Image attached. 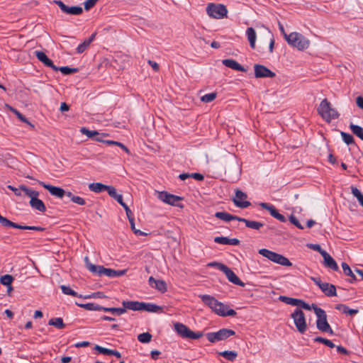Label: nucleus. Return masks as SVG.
<instances>
[{"mask_svg":"<svg viewBox=\"0 0 363 363\" xmlns=\"http://www.w3.org/2000/svg\"><path fill=\"white\" fill-rule=\"evenodd\" d=\"M317 111L318 114L327 123H330L332 120L337 119L340 116L338 111L332 107L331 104L327 99H324L320 102Z\"/></svg>","mask_w":363,"mask_h":363,"instance_id":"obj_1","label":"nucleus"},{"mask_svg":"<svg viewBox=\"0 0 363 363\" xmlns=\"http://www.w3.org/2000/svg\"><path fill=\"white\" fill-rule=\"evenodd\" d=\"M284 38L289 45L297 48L298 50H304L310 45V40L297 32H293L289 35L284 33Z\"/></svg>","mask_w":363,"mask_h":363,"instance_id":"obj_2","label":"nucleus"},{"mask_svg":"<svg viewBox=\"0 0 363 363\" xmlns=\"http://www.w3.org/2000/svg\"><path fill=\"white\" fill-rule=\"evenodd\" d=\"M313 311L317 316L316 327L317 328L323 333H328L330 335H333V330L327 320V315L325 311L322 308L314 306Z\"/></svg>","mask_w":363,"mask_h":363,"instance_id":"obj_3","label":"nucleus"},{"mask_svg":"<svg viewBox=\"0 0 363 363\" xmlns=\"http://www.w3.org/2000/svg\"><path fill=\"white\" fill-rule=\"evenodd\" d=\"M21 188L25 194L30 198L29 203L33 208L40 212H45L46 211L45 206L43 201L38 199L39 196L38 191L32 190L24 185H21Z\"/></svg>","mask_w":363,"mask_h":363,"instance_id":"obj_4","label":"nucleus"},{"mask_svg":"<svg viewBox=\"0 0 363 363\" xmlns=\"http://www.w3.org/2000/svg\"><path fill=\"white\" fill-rule=\"evenodd\" d=\"M258 252L259 255L274 263L286 267L292 266V263L289 260L288 258L275 252H272L269 250L263 248L260 249Z\"/></svg>","mask_w":363,"mask_h":363,"instance_id":"obj_5","label":"nucleus"},{"mask_svg":"<svg viewBox=\"0 0 363 363\" xmlns=\"http://www.w3.org/2000/svg\"><path fill=\"white\" fill-rule=\"evenodd\" d=\"M174 329L181 337L184 339L197 340L203 335L202 332L195 333L186 325L178 322L174 324Z\"/></svg>","mask_w":363,"mask_h":363,"instance_id":"obj_6","label":"nucleus"},{"mask_svg":"<svg viewBox=\"0 0 363 363\" xmlns=\"http://www.w3.org/2000/svg\"><path fill=\"white\" fill-rule=\"evenodd\" d=\"M206 12L210 17L220 19L227 16L228 10L223 4L210 3L206 7Z\"/></svg>","mask_w":363,"mask_h":363,"instance_id":"obj_7","label":"nucleus"},{"mask_svg":"<svg viewBox=\"0 0 363 363\" xmlns=\"http://www.w3.org/2000/svg\"><path fill=\"white\" fill-rule=\"evenodd\" d=\"M86 268L92 273L99 276L105 275L108 277H116V270L105 268L103 266L94 265L89 262L88 257L84 258Z\"/></svg>","mask_w":363,"mask_h":363,"instance_id":"obj_8","label":"nucleus"},{"mask_svg":"<svg viewBox=\"0 0 363 363\" xmlns=\"http://www.w3.org/2000/svg\"><path fill=\"white\" fill-rule=\"evenodd\" d=\"M235 334V332L231 329L223 328L217 332L208 333L206 334V336L210 342L215 343L218 341L225 340Z\"/></svg>","mask_w":363,"mask_h":363,"instance_id":"obj_9","label":"nucleus"},{"mask_svg":"<svg viewBox=\"0 0 363 363\" xmlns=\"http://www.w3.org/2000/svg\"><path fill=\"white\" fill-rule=\"evenodd\" d=\"M291 317L294 320V323L297 330L303 334L307 330V324L303 312L300 308H296L291 313Z\"/></svg>","mask_w":363,"mask_h":363,"instance_id":"obj_10","label":"nucleus"},{"mask_svg":"<svg viewBox=\"0 0 363 363\" xmlns=\"http://www.w3.org/2000/svg\"><path fill=\"white\" fill-rule=\"evenodd\" d=\"M157 198L165 203L183 208V205L179 202L183 199L182 197L168 193L167 191H158Z\"/></svg>","mask_w":363,"mask_h":363,"instance_id":"obj_11","label":"nucleus"},{"mask_svg":"<svg viewBox=\"0 0 363 363\" xmlns=\"http://www.w3.org/2000/svg\"><path fill=\"white\" fill-rule=\"evenodd\" d=\"M311 280L321 289L324 294L328 297L337 295L335 285L326 282H322L320 278L311 277Z\"/></svg>","mask_w":363,"mask_h":363,"instance_id":"obj_12","label":"nucleus"},{"mask_svg":"<svg viewBox=\"0 0 363 363\" xmlns=\"http://www.w3.org/2000/svg\"><path fill=\"white\" fill-rule=\"evenodd\" d=\"M255 77L256 78H265L269 77L273 78L276 76L275 73L268 69L267 67L255 64L254 65Z\"/></svg>","mask_w":363,"mask_h":363,"instance_id":"obj_13","label":"nucleus"},{"mask_svg":"<svg viewBox=\"0 0 363 363\" xmlns=\"http://www.w3.org/2000/svg\"><path fill=\"white\" fill-rule=\"evenodd\" d=\"M220 271L225 274L229 281L240 286H245V284L238 278L234 272L226 265H220Z\"/></svg>","mask_w":363,"mask_h":363,"instance_id":"obj_14","label":"nucleus"},{"mask_svg":"<svg viewBox=\"0 0 363 363\" xmlns=\"http://www.w3.org/2000/svg\"><path fill=\"white\" fill-rule=\"evenodd\" d=\"M259 206L262 208L268 211L272 217L277 219L280 222L284 223L286 221V218L282 214L279 213L274 206L272 204L262 202L259 203Z\"/></svg>","mask_w":363,"mask_h":363,"instance_id":"obj_15","label":"nucleus"},{"mask_svg":"<svg viewBox=\"0 0 363 363\" xmlns=\"http://www.w3.org/2000/svg\"><path fill=\"white\" fill-rule=\"evenodd\" d=\"M247 198V194L240 190H236L235 196L233 199L234 204L239 208H245L250 206V202L245 201Z\"/></svg>","mask_w":363,"mask_h":363,"instance_id":"obj_16","label":"nucleus"},{"mask_svg":"<svg viewBox=\"0 0 363 363\" xmlns=\"http://www.w3.org/2000/svg\"><path fill=\"white\" fill-rule=\"evenodd\" d=\"M60 9L65 13L71 15H79L83 12V9L81 6H68L65 5L62 1H55Z\"/></svg>","mask_w":363,"mask_h":363,"instance_id":"obj_17","label":"nucleus"},{"mask_svg":"<svg viewBox=\"0 0 363 363\" xmlns=\"http://www.w3.org/2000/svg\"><path fill=\"white\" fill-rule=\"evenodd\" d=\"M213 312L220 316H234L236 315L235 311L233 309H229L227 305L218 301Z\"/></svg>","mask_w":363,"mask_h":363,"instance_id":"obj_18","label":"nucleus"},{"mask_svg":"<svg viewBox=\"0 0 363 363\" xmlns=\"http://www.w3.org/2000/svg\"><path fill=\"white\" fill-rule=\"evenodd\" d=\"M43 187L48 190L52 196L59 199H62L64 196H67V191H65L63 189L46 183H43Z\"/></svg>","mask_w":363,"mask_h":363,"instance_id":"obj_19","label":"nucleus"},{"mask_svg":"<svg viewBox=\"0 0 363 363\" xmlns=\"http://www.w3.org/2000/svg\"><path fill=\"white\" fill-rule=\"evenodd\" d=\"M35 55L39 61L43 62L45 66L52 68L55 71H58L57 67H56L52 61L48 57V56L43 52L36 50L35 51Z\"/></svg>","mask_w":363,"mask_h":363,"instance_id":"obj_20","label":"nucleus"},{"mask_svg":"<svg viewBox=\"0 0 363 363\" xmlns=\"http://www.w3.org/2000/svg\"><path fill=\"white\" fill-rule=\"evenodd\" d=\"M321 255L324 259L323 264L326 267L336 272L339 271L337 262L327 252H321Z\"/></svg>","mask_w":363,"mask_h":363,"instance_id":"obj_21","label":"nucleus"},{"mask_svg":"<svg viewBox=\"0 0 363 363\" xmlns=\"http://www.w3.org/2000/svg\"><path fill=\"white\" fill-rule=\"evenodd\" d=\"M60 289L64 294L69 295V296H72L74 297L83 298L85 299L97 297L96 294H91L83 296L82 295L78 294L76 291L72 290L69 286L62 285V286H60Z\"/></svg>","mask_w":363,"mask_h":363,"instance_id":"obj_22","label":"nucleus"},{"mask_svg":"<svg viewBox=\"0 0 363 363\" xmlns=\"http://www.w3.org/2000/svg\"><path fill=\"white\" fill-rule=\"evenodd\" d=\"M199 297L205 305L208 306L213 311H214L218 302L215 297L208 294H200Z\"/></svg>","mask_w":363,"mask_h":363,"instance_id":"obj_23","label":"nucleus"},{"mask_svg":"<svg viewBox=\"0 0 363 363\" xmlns=\"http://www.w3.org/2000/svg\"><path fill=\"white\" fill-rule=\"evenodd\" d=\"M122 305L126 310H131L134 311H142L143 308V302L139 301H123L122 302Z\"/></svg>","mask_w":363,"mask_h":363,"instance_id":"obj_24","label":"nucleus"},{"mask_svg":"<svg viewBox=\"0 0 363 363\" xmlns=\"http://www.w3.org/2000/svg\"><path fill=\"white\" fill-rule=\"evenodd\" d=\"M148 283L151 286L155 287L162 293H164L167 291V284L163 280H157L152 277H150L148 279Z\"/></svg>","mask_w":363,"mask_h":363,"instance_id":"obj_25","label":"nucleus"},{"mask_svg":"<svg viewBox=\"0 0 363 363\" xmlns=\"http://www.w3.org/2000/svg\"><path fill=\"white\" fill-rule=\"evenodd\" d=\"M222 63L227 67L231 68L236 71L246 72L247 69L240 65L237 61L232 59H225L222 61Z\"/></svg>","mask_w":363,"mask_h":363,"instance_id":"obj_26","label":"nucleus"},{"mask_svg":"<svg viewBox=\"0 0 363 363\" xmlns=\"http://www.w3.org/2000/svg\"><path fill=\"white\" fill-rule=\"evenodd\" d=\"M214 242L222 245H238L240 240L237 238H228L227 237H216Z\"/></svg>","mask_w":363,"mask_h":363,"instance_id":"obj_27","label":"nucleus"},{"mask_svg":"<svg viewBox=\"0 0 363 363\" xmlns=\"http://www.w3.org/2000/svg\"><path fill=\"white\" fill-rule=\"evenodd\" d=\"M238 221L244 223L247 228L257 230H259L264 225L263 223L259 221L250 220L240 217Z\"/></svg>","mask_w":363,"mask_h":363,"instance_id":"obj_28","label":"nucleus"},{"mask_svg":"<svg viewBox=\"0 0 363 363\" xmlns=\"http://www.w3.org/2000/svg\"><path fill=\"white\" fill-rule=\"evenodd\" d=\"M215 217L226 222H230L231 220L238 221V219L240 218V217L231 215L225 211L216 212L215 213Z\"/></svg>","mask_w":363,"mask_h":363,"instance_id":"obj_29","label":"nucleus"},{"mask_svg":"<svg viewBox=\"0 0 363 363\" xmlns=\"http://www.w3.org/2000/svg\"><path fill=\"white\" fill-rule=\"evenodd\" d=\"M142 311L151 313H160L162 311V307L154 303L143 302Z\"/></svg>","mask_w":363,"mask_h":363,"instance_id":"obj_30","label":"nucleus"},{"mask_svg":"<svg viewBox=\"0 0 363 363\" xmlns=\"http://www.w3.org/2000/svg\"><path fill=\"white\" fill-rule=\"evenodd\" d=\"M66 197H67L69 201L79 206H84L86 204V200L84 198L77 196L71 191H67Z\"/></svg>","mask_w":363,"mask_h":363,"instance_id":"obj_31","label":"nucleus"},{"mask_svg":"<svg viewBox=\"0 0 363 363\" xmlns=\"http://www.w3.org/2000/svg\"><path fill=\"white\" fill-rule=\"evenodd\" d=\"M246 35L247 36V39L250 43L251 48L254 49L255 48V42L257 38V35L255 29L251 27L248 28L246 30Z\"/></svg>","mask_w":363,"mask_h":363,"instance_id":"obj_32","label":"nucleus"},{"mask_svg":"<svg viewBox=\"0 0 363 363\" xmlns=\"http://www.w3.org/2000/svg\"><path fill=\"white\" fill-rule=\"evenodd\" d=\"M177 178L182 181L186 180L187 179H191V178L194 179L198 181H201L203 179V176L199 173H192V174L183 173V174H180L177 177Z\"/></svg>","mask_w":363,"mask_h":363,"instance_id":"obj_33","label":"nucleus"},{"mask_svg":"<svg viewBox=\"0 0 363 363\" xmlns=\"http://www.w3.org/2000/svg\"><path fill=\"white\" fill-rule=\"evenodd\" d=\"M77 306L84 308L87 311H101V306L94 303H79L77 302L75 303Z\"/></svg>","mask_w":363,"mask_h":363,"instance_id":"obj_34","label":"nucleus"},{"mask_svg":"<svg viewBox=\"0 0 363 363\" xmlns=\"http://www.w3.org/2000/svg\"><path fill=\"white\" fill-rule=\"evenodd\" d=\"M108 186L103 184L102 183H90L89 188L94 192L99 193L104 191H106Z\"/></svg>","mask_w":363,"mask_h":363,"instance_id":"obj_35","label":"nucleus"},{"mask_svg":"<svg viewBox=\"0 0 363 363\" xmlns=\"http://www.w3.org/2000/svg\"><path fill=\"white\" fill-rule=\"evenodd\" d=\"M342 268L344 274L346 276H348L350 277V282L352 283L353 281H354L356 280V277H355L354 274L353 273L351 268L347 263L342 262Z\"/></svg>","mask_w":363,"mask_h":363,"instance_id":"obj_36","label":"nucleus"},{"mask_svg":"<svg viewBox=\"0 0 363 363\" xmlns=\"http://www.w3.org/2000/svg\"><path fill=\"white\" fill-rule=\"evenodd\" d=\"M101 311H103L104 312H110L112 314L117 315H121L125 313L124 307H123V308H114V307L108 308V307L101 306Z\"/></svg>","mask_w":363,"mask_h":363,"instance_id":"obj_37","label":"nucleus"},{"mask_svg":"<svg viewBox=\"0 0 363 363\" xmlns=\"http://www.w3.org/2000/svg\"><path fill=\"white\" fill-rule=\"evenodd\" d=\"M350 129L354 135L363 140V128L359 125L351 123L350 125Z\"/></svg>","mask_w":363,"mask_h":363,"instance_id":"obj_38","label":"nucleus"},{"mask_svg":"<svg viewBox=\"0 0 363 363\" xmlns=\"http://www.w3.org/2000/svg\"><path fill=\"white\" fill-rule=\"evenodd\" d=\"M49 325H52L57 329H63L65 327V323H63V320L62 318H51L48 321Z\"/></svg>","mask_w":363,"mask_h":363,"instance_id":"obj_39","label":"nucleus"},{"mask_svg":"<svg viewBox=\"0 0 363 363\" xmlns=\"http://www.w3.org/2000/svg\"><path fill=\"white\" fill-rule=\"evenodd\" d=\"M218 354L231 362L234 361L238 357V352L235 351L226 350L223 352H220Z\"/></svg>","mask_w":363,"mask_h":363,"instance_id":"obj_40","label":"nucleus"},{"mask_svg":"<svg viewBox=\"0 0 363 363\" xmlns=\"http://www.w3.org/2000/svg\"><path fill=\"white\" fill-rule=\"evenodd\" d=\"M13 228L21 230H32L36 231H44L45 228L40 226H29V225H21L14 223Z\"/></svg>","mask_w":363,"mask_h":363,"instance_id":"obj_41","label":"nucleus"},{"mask_svg":"<svg viewBox=\"0 0 363 363\" xmlns=\"http://www.w3.org/2000/svg\"><path fill=\"white\" fill-rule=\"evenodd\" d=\"M279 300L283 301L284 303L291 305V306H298V303H300V299L294 298L288 296H281L279 297Z\"/></svg>","mask_w":363,"mask_h":363,"instance_id":"obj_42","label":"nucleus"},{"mask_svg":"<svg viewBox=\"0 0 363 363\" xmlns=\"http://www.w3.org/2000/svg\"><path fill=\"white\" fill-rule=\"evenodd\" d=\"M351 191L353 196L357 198L359 203L363 207V194L362 192L354 186H351Z\"/></svg>","mask_w":363,"mask_h":363,"instance_id":"obj_43","label":"nucleus"},{"mask_svg":"<svg viewBox=\"0 0 363 363\" xmlns=\"http://www.w3.org/2000/svg\"><path fill=\"white\" fill-rule=\"evenodd\" d=\"M9 109L11 111H12L17 117L23 123H26L27 124H28L30 126H31L33 128H34V125L33 124H31L28 121V119L23 116L18 111H17L16 108H13V107H11L9 106Z\"/></svg>","mask_w":363,"mask_h":363,"instance_id":"obj_44","label":"nucleus"},{"mask_svg":"<svg viewBox=\"0 0 363 363\" xmlns=\"http://www.w3.org/2000/svg\"><path fill=\"white\" fill-rule=\"evenodd\" d=\"M14 278L10 274H5L0 278V283L4 286H9L13 281Z\"/></svg>","mask_w":363,"mask_h":363,"instance_id":"obj_45","label":"nucleus"},{"mask_svg":"<svg viewBox=\"0 0 363 363\" xmlns=\"http://www.w3.org/2000/svg\"><path fill=\"white\" fill-rule=\"evenodd\" d=\"M152 335L149 333H143L138 336V340L142 343H148L151 341Z\"/></svg>","mask_w":363,"mask_h":363,"instance_id":"obj_46","label":"nucleus"},{"mask_svg":"<svg viewBox=\"0 0 363 363\" xmlns=\"http://www.w3.org/2000/svg\"><path fill=\"white\" fill-rule=\"evenodd\" d=\"M340 135L342 136V138L343 140V141L347 144V145H351V144H354V139L353 138V136L349 133H345V132H342L341 131L340 132Z\"/></svg>","mask_w":363,"mask_h":363,"instance_id":"obj_47","label":"nucleus"},{"mask_svg":"<svg viewBox=\"0 0 363 363\" xmlns=\"http://www.w3.org/2000/svg\"><path fill=\"white\" fill-rule=\"evenodd\" d=\"M217 94L216 92H212L209 94H206L201 96V101L204 103H210L213 101L216 98Z\"/></svg>","mask_w":363,"mask_h":363,"instance_id":"obj_48","label":"nucleus"},{"mask_svg":"<svg viewBox=\"0 0 363 363\" xmlns=\"http://www.w3.org/2000/svg\"><path fill=\"white\" fill-rule=\"evenodd\" d=\"M314 341L316 342L323 343L325 345H326L330 348L335 347V345L330 340H328V339L322 337H316L314 339Z\"/></svg>","mask_w":363,"mask_h":363,"instance_id":"obj_49","label":"nucleus"},{"mask_svg":"<svg viewBox=\"0 0 363 363\" xmlns=\"http://www.w3.org/2000/svg\"><path fill=\"white\" fill-rule=\"evenodd\" d=\"M80 132L90 138H94L95 135H99L96 130H89L85 127L82 128Z\"/></svg>","mask_w":363,"mask_h":363,"instance_id":"obj_50","label":"nucleus"},{"mask_svg":"<svg viewBox=\"0 0 363 363\" xmlns=\"http://www.w3.org/2000/svg\"><path fill=\"white\" fill-rule=\"evenodd\" d=\"M129 220V223L130 224V227H131V229L134 232V233L135 235H146L147 234L140 230H137L135 228V219H134V217L133 218H130V219H128Z\"/></svg>","mask_w":363,"mask_h":363,"instance_id":"obj_51","label":"nucleus"},{"mask_svg":"<svg viewBox=\"0 0 363 363\" xmlns=\"http://www.w3.org/2000/svg\"><path fill=\"white\" fill-rule=\"evenodd\" d=\"M58 71H60L63 74L67 75L75 73L77 71L76 68H70L69 67H57Z\"/></svg>","mask_w":363,"mask_h":363,"instance_id":"obj_52","label":"nucleus"},{"mask_svg":"<svg viewBox=\"0 0 363 363\" xmlns=\"http://www.w3.org/2000/svg\"><path fill=\"white\" fill-rule=\"evenodd\" d=\"M95 350H97L99 353L106 355H111L113 350L107 349L99 345L95 346Z\"/></svg>","mask_w":363,"mask_h":363,"instance_id":"obj_53","label":"nucleus"},{"mask_svg":"<svg viewBox=\"0 0 363 363\" xmlns=\"http://www.w3.org/2000/svg\"><path fill=\"white\" fill-rule=\"evenodd\" d=\"M0 223L1 225L4 226V227H11V228H13V222L8 220L6 218L2 216L1 214H0Z\"/></svg>","mask_w":363,"mask_h":363,"instance_id":"obj_54","label":"nucleus"},{"mask_svg":"<svg viewBox=\"0 0 363 363\" xmlns=\"http://www.w3.org/2000/svg\"><path fill=\"white\" fill-rule=\"evenodd\" d=\"M90 43L86 40L82 43L79 44L77 48L78 53H82L89 46Z\"/></svg>","mask_w":363,"mask_h":363,"instance_id":"obj_55","label":"nucleus"},{"mask_svg":"<svg viewBox=\"0 0 363 363\" xmlns=\"http://www.w3.org/2000/svg\"><path fill=\"white\" fill-rule=\"evenodd\" d=\"M298 306H299L303 309L311 311V309L313 310V307L317 306L315 304H312L311 306H310L308 303H307L305 301L300 299V303H298Z\"/></svg>","mask_w":363,"mask_h":363,"instance_id":"obj_56","label":"nucleus"},{"mask_svg":"<svg viewBox=\"0 0 363 363\" xmlns=\"http://www.w3.org/2000/svg\"><path fill=\"white\" fill-rule=\"evenodd\" d=\"M290 222L294 224L295 226H296L298 229H303V226L299 223L298 220L296 218V216L291 215L289 217Z\"/></svg>","mask_w":363,"mask_h":363,"instance_id":"obj_57","label":"nucleus"},{"mask_svg":"<svg viewBox=\"0 0 363 363\" xmlns=\"http://www.w3.org/2000/svg\"><path fill=\"white\" fill-rule=\"evenodd\" d=\"M98 0H86L84 5L85 10L88 11L91 9L97 2Z\"/></svg>","mask_w":363,"mask_h":363,"instance_id":"obj_58","label":"nucleus"},{"mask_svg":"<svg viewBox=\"0 0 363 363\" xmlns=\"http://www.w3.org/2000/svg\"><path fill=\"white\" fill-rule=\"evenodd\" d=\"M106 191H108L109 196L113 199H116L118 195L116 192V189L112 186H108Z\"/></svg>","mask_w":363,"mask_h":363,"instance_id":"obj_59","label":"nucleus"},{"mask_svg":"<svg viewBox=\"0 0 363 363\" xmlns=\"http://www.w3.org/2000/svg\"><path fill=\"white\" fill-rule=\"evenodd\" d=\"M310 249L318 252L321 255V252H325L323 250L320 245L318 244H308L307 245Z\"/></svg>","mask_w":363,"mask_h":363,"instance_id":"obj_60","label":"nucleus"},{"mask_svg":"<svg viewBox=\"0 0 363 363\" xmlns=\"http://www.w3.org/2000/svg\"><path fill=\"white\" fill-rule=\"evenodd\" d=\"M7 187H8V189L13 191L16 196H21V191H23V190L21 188V186H19V188L14 187L11 185H9Z\"/></svg>","mask_w":363,"mask_h":363,"instance_id":"obj_61","label":"nucleus"},{"mask_svg":"<svg viewBox=\"0 0 363 363\" xmlns=\"http://www.w3.org/2000/svg\"><path fill=\"white\" fill-rule=\"evenodd\" d=\"M148 64L152 67V68L155 72H158L159 71L160 66H159V65L156 62L149 60H148Z\"/></svg>","mask_w":363,"mask_h":363,"instance_id":"obj_62","label":"nucleus"},{"mask_svg":"<svg viewBox=\"0 0 363 363\" xmlns=\"http://www.w3.org/2000/svg\"><path fill=\"white\" fill-rule=\"evenodd\" d=\"M336 309L337 310H342V312L344 313H347V311L348 309H349V307L346 305H344V304H338L336 306Z\"/></svg>","mask_w":363,"mask_h":363,"instance_id":"obj_63","label":"nucleus"},{"mask_svg":"<svg viewBox=\"0 0 363 363\" xmlns=\"http://www.w3.org/2000/svg\"><path fill=\"white\" fill-rule=\"evenodd\" d=\"M356 104H357V106L363 109V97L362 96H357L356 98Z\"/></svg>","mask_w":363,"mask_h":363,"instance_id":"obj_64","label":"nucleus"}]
</instances>
